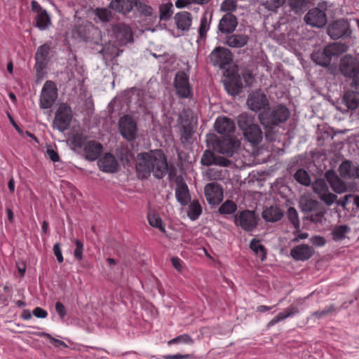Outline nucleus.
Listing matches in <instances>:
<instances>
[{"instance_id": "42", "label": "nucleus", "mask_w": 359, "mask_h": 359, "mask_svg": "<svg viewBox=\"0 0 359 359\" xmlns=\"http://www.w3.org/2000/svg\"><path fill=\"white\" fill-rule=\"evenodd\" d=\"M134 7H135L137 11L144 16H151L153 14L152 8L149 5L139 0H136L135 4H134Z\"/></svg>"}, {"instance_id": "61", "label": "nucleus", "mask_w": 359, "mask_h": 359, "mask_svg": "<svg viewBox=\"0 0 359 359\" xmlns=\"http://www.w3.org/2000/svg\"><path fill=\"white\" fill-rule=\"evenodd\" d=\"M46 152H47L48 157L53 162H57L60 161V157H59L58 154L53 149H48Z\"/></svg>"}, {"instance_id": "56", "label": "nucleus", "mask_w": 359, "mask_h": 359, "mask_svg": "<svg viewBox=\"0 0 359 359\" xmlns=\"http://www.w3.org/2000/svg\"><path fill=\"white\" fill-rule=\"evenodd\" d=\"M53 252L54 255H55L57 260L59 263H62L64 260L63 256L62 254V250L60 248V245L59 243H55L53 245Z\"/></svg>"}, {"instance_id": "18", "label": "nucleus", "mask_w": 359, "mask_h": 359, "mask_svg": "<svg viewBox=\"0 0 359 359\" xmlns=\"http://www.w3.org/2000/svg\"><path fill=\"white\" fill-rule=\"evenodd\" d=\"M97 165L100 170L108 173L116 172L119 167L115 156L110 153H107L100 158L97 161Z\"/></svg>"}, {"instance_id": "51", "label": "nucleus", "mask_w": 359, "mask_h": 359, "mask_svg": "<svg viewBox=\"0 0 359 359\" xmlns=\"http://www.w3.org/2000/svg\"><path fill=\"white\" fill-rule=\"evenodd\" d=\"M85 144V139L81 135H76L71 140V145L74 149H81L82 147L84 148Z\"/></svg>"}, {"instance_id": "6", "label": "nucleus", "mask_w": 359, "mask_h": 359, "mask_svg": "<svg viewBox=\"0 0 359 359\" xmlns=\"http://www.w3.org/2000/svg\"><path fill=\"white\" fill-rule=\"evenodd\" d=\"M233 222L236 226L245 231H252L257 226L258 217L252 210H245L233 215Z\"/></svg>"}, {"instance_id": "17", "label": "nucleus", "mask_w": 359, "mask_h": 359, "mask_svg": "<svg viewBox=\"0 0 359 359\" xmlns=\"http://www.w3.org/2000/svg\"><path fill=\"white\" fill-rule=\"evenodd\" d=\"M205 196L209 204L218 205L223 200V189L215 182L208 184L204 189Z\"/></svg>"}, {"instance_id": "19", "label": "nucleus", "mask_w": 359, "mask_h": 359, "mask_svg": "<svg viewBox=\"0 0 359 359\" xmlns=\"http://www.w3.org/2000/svg\"><path fill=\"white\" fill-rule=\"evenodd\" d=\"M113 31L120 45H126L133 41V33L129 26L118 24L114 26Z\"/></svg>"}, {"instance_id": "28", "label": "nucleus", "mask_w": 359, "mask_h": 359, "mask_svg": "<svg viewBox=\"0 0 359 359\" xmlns=\"http://www.w3.org/2000/svg\"><path fill=\"white\" fill-rule=\"evenodd\" d=\"M135 2L136 0H111L109 7L118 13L126 15L132 11Z\"/></svg>"}, {"instance_id": "63", "label": "nucleus", "mask_w": 359, "mask_h": 359, "mask_svg": "<svg viewBox=\"0 0 359 359\" xmlns=\"http://www.w3.org/2000/svg\"><path fill=\"white\" fill-rule=\"evenodd\" d=\"M191 4V0H177L175 5L177 8H184Z\"/></svg>"}, {"instance_id": "39", "label": "nucleus", "mask_w": 359, "mask_h": 359, "mask_svg": "<svg viewBox=\"0 0 359 359\" xmlns=\"http://www.w3.org/2000/svg\"><path fill=\"white\" fill-rule=\"evenodd\" d=\"M173 13V5L171 2L163 4L159 7V18L161 20L167 21Z\"/></svg>"}, {"instance_id": "36", "label": "nucleus", "mask_w": 359, "mask_h": 359, "mask_svg": "<svg viewBox=\"0 0 359 359\" xmlns=\"http://www.w3.org/2000/svg\"><path fill=\"white\" fill-rule=\"evenodd\" d=\"M202 213V207L198 200L191 201L188 208V217L192 220H196Z\"/></svg>"}, {"instance_id": "8", "label": "nucleus", "mask_w": 359, "mask_h": 359, "mask_svg": "<svg viewBox=\"0 0 359 359\" xmlns=\"http://www.w3.org/2000/svg\"><path fill=\"white\" fill-rule=\"evenodd\" d=\"M118 130L121 135L128 141H133L137 137V125L130 115H124L118 121Z\"/></svg>"}, {"instance_id": "10", "label": "nucleus", "mask_w": 359, "mask_h": 359, "mask_svg": "<svg viewBox=\"0 0 359 359\" xmlns=\"http://www.w3.org/2000/svg\"><path fill=\"white\" fill-rule=\"evenodd\" d=\"M340 71L346 77L352 79L355 84L359 82V62L351 55H345L340 62Z\"/></svg>"}, {"instance_id": "20", "label": "nucleus", "mask_w": 359, "mask_h": 359, "mask_svg": "<svg viewBox=\"0 0 359 359\" xmlns=\"http://www.w3.org/2000/svg\"><path fill=\"white\" fill-rule=\"evenodd\" d=\"M313 248L306 244L297 245L290 250V256L296 261H306L313 256Z\"/></svg>"}, {"instance_id": "46", "label": "nucleus", "mask_w": 359, "mask_h": 359, "mask_svg": "<svg viewBox=\"0 0 359 359\" xmlns=\"http://www.w3.org/2000/svg\"><path fill=\"white\" fill-rule=\"evenodd\" d=\"M237 6V0H224L220 5V10L226 13H231L236 11Z\"/></svg>"}, {"instance_id": "27", "label": "nucleus", "mask_w": 359, "mask_h": 359, "mask_svg": "<svg viewBox=\"0 0 359 359\" xmlns=\"http://www.w3.org/2000/svg\"><path fill=\"white\" fill-rule=\"evenodd\" d=\"M326 178L334 192L342 194L347 190L346 184L333 171H327Z\"/></svg>"}, {"instance_id": "26", "label": "nucleus", "mask_w": 359, "mask_h": 359, "mask_svg": "<svg viewBox=\"0 0 359 359\" xmlns=\"http://www.w3.org/2000/svg\"><path fill=\"white\" fill-rule=\"evenodd\" d=\"M201 162L202 165L209 166L212 165H218L227 166L229 161L226 158L216 156L212 151L206 150L204 151Z\"/></svg>"}, {"instance_id": "23", "label": "nucleus", "mask_w": 359, "mask_h": 359, "mask_svg": "<svg viewBox=\"0 0 359 359\" xmlns=\"http://www.w3.org/2000/svg\"><path fill=\"white\" fill-rule=\"evenodd\" d=\"M215 130L224 136L233 133L235 130L234 121L226 116L218 117L215 123Z\"/></svg>"}, {"instance_id": "48", "label": "nucleus", "mask_w": 359, "mask_h": 359, "mask_svg": "<svg viewBox=\"0 0 359 359\" xmlns=\"http://www.w3.org/2000/svg\"><path fill=\"white\" fill-rule=\"evenodd\" d=\"M209 28L210 22H208L207 17L204 15L201 18L200 26L198 28V34L201 39L205 37Z\"/></svg>"}, {"instance_id": "64", "label": "nucleus", "mask_w": 359, "mask_h": 359, "mask_svg": "<svg viewBox=\"0 0 359 359\" xmlns=\"http://www.w3.org/2000/svg\"><path fill=\"white\" fill-rule=\"evenodd\" d=\"M352 197H353V195H351V194L346 195L343 198H341L339 201H337V204L342 207H345L347 205V203H348L349 198H352Z\"/></svg>"}, {"instance_id": "34", "label": "nucleus", "mask_w": 359, "mask_h": 359, "mask_svg": "<svg viewBox=\"0 0 359 359\" xmlns=\"http://www.w3.org/2000/svg\"><path fill=\"white\" fill-rule=\"evenodd\" d=\"M250 248L262 261H264L266 259V251L264 246L260 243L259 240L253 238L250 241Z\"/></svg>"}, {"instance_id": "37", "label": "nucleus", "mask_w": 359, "mask_h": 359, "mask_svg": "<svg viewBox=\"0 0 359 359\" xmlns=\"http://www.w3.org/2000/svg\"><path fill=\"white\" fill-rule=\"evenodd\" d=\"M355 167L348 161H343L339 168L340 175L346 179H353Z\"/></svg>"}, {"instance_id": "41", "label": "nucleus", "mask_w": 359, "mask_h": 359, "mask_svg": "<svg viewBox=\"0 0 359 359\" xmlns=\"http://www.w3.org/2000/svg\"><path fill=\"white\" fill-rule=\"evenodd\" d=\"M95 15L102 22H109L112 18L111 12L106 8H97Z\"/></svg>"}, {"instance_id": "4", "label": "nucleus", "mask_w": 359, "mask_h": 359, "mask_svg": "<svg viewBox=\"0 0 359 359\" xmlns=\"http://www.w3.org/2000/svg\"><path fill=\"white\" fill-rule=\"evenodd\" d=\"M347 50V46L340 42H334L326 46L323 51H316L312 53V60L323 67L328 66L333 57H337Z\"/></svg>"}, {"instance_id": "1", "label": "nucleus", "mask_w": 359, "mask_h": 359, "mask_svg": "<svg viewBox=\"0 0 359 359\" xmlns=\"http://www.w3.org/2000/svg\"><path fill=\"white\" fill-rule=\"evenodd\" d=\"M168 165L164 152L160 149H152L137 154L135 171L140 180H147L151 174L158 180L163 179L168 172Z\"/></svg>"}, {"instance_id": "35", "label": "nucleus", "mask_w": 359, "mask_h": 359, "mask_svg": "<svg viewBox=\"0 0 359 359\" xmlns=\"http://www.w3.org/2000/svg\"><path fill=\"white\" fill-rule=\"evenodd\" d=\"M51 24L50 18L45 11L38 13L36 17V27L40 30L47 29Z\"/></svg>"}, {"instance_id": "57", "label": "nucleus", "mask_w": 359, "mask_h": 359, "mask_svg": "<svg viewBox=\"0 0 359 359\" xmlns=\"http://www.w3.org/2000/svg\"><path fill=\"white\" fill-rule=\"evenodd\" d=\"M45 335L49 339L50 342L53 344L55 346L64 348L67 347V344L64 341L52 337L49 334H46Z\"/></svg>"}, {"instance_id": "29", "label": "nucleus", "mask_w": 359, "mask_h": 359, "mask_svg": "<svg viewBox=\"0 0 359 359\" xmlns=\"http://www.w3.org/2000/svg\"><path fill=\"white\" fill-rule=\"evenodd\" d=\"M283 217V212L276 205L266 208L262 212V217L269 222L279 221Z\"/></svg>"}, {"instance_id": "43", "label": "nucleus", "mask_w": 359, "mask_h": 359, "mask_svg": "<svg viewBox=\"0 0 359 359\" xmlns=\"http://www.w3.org/2000/svg\"><path fill=\"white\" fill-rule=\"evenodd\" d=\"M294 178L301 184L308 186L311 183V180L308 172L302 169L298 170L294 175Z\"/></svg>"}, {"instance_id": "7", "label": "nucleus", "mask_w": 359, "mask_h": 359, "mask_svg": "<svg viewBox=\"0 0 359 359\" xmlns=\"http://www.w3.org/2000/svg\"><path fill=\"white\" fill-rule=\"evenodd\" d=\"M72 119V111L66 103H62L57 108L53 126L60 132H64L68 129Z\"/></svg>"}, {"instance_id": "32", "label": "nucleus", "mask_w": 359, "mask_h": 359, "mask_svg": "<svg viewBox=\"0 0 359 359\" xmlns=\"http://www.w3.org/2000/svg\"><path fill=\"white\" fill-rule=\"evenodd\" d=\"M50 50V45L48 43L40 46L35 53L36 62H39L42 65L43 63L47 65Z\"/></svg>"}, {"instance_id": "44", "label": "nucleus", "mask_w": 359, "mask_h": 359, "mask_svg": "<svg viewBox=\"0 0 359 359\" xmlns=\"http://www.w3.org/2000/svg\"><path fill=\"white\" fill-rule=\"evenodd\" d=\"M349 228L346 225H341L334 227L332 231V238L334 241H340L345 238L346 233L348 231Z\"/></svg>"}, {"instance_id": "25", "label": "nucleus", "mask_w": 359, "mask_h": 359, "mask_svg": "<svg viewBox=\"0 0 359 359\" xmlns=\"http://www.w3.org/2000/svg\"><path fill=\"white\" fill-rule=\"evenodd\" d=\"M175 197L182 205H186L191 201L187 184L182 180L176 181Z\"/></svg>"}, {"instance_id": "16", "label": "nucleus", "mask_w": 359, "mask_h": 359, "mask_svg": "<svg viewBox=\"0 0 359 359\" xmlns=\"http://www.w3.org/2000/svg\"><path fill=\"white\" fill-rule=\"evenodd\" d=\"M247 104L249 109L255 112L265 109L269 102L266 96L260 91H255L248 95Z\"/></svg>"}, {"instance_id": "9", "label": "nucleus", "mask_w": 359, "mask_h": 359, "mask_svg": "<svg viewBox=\"0 0 359 359\" xmlns=\"http://www.w3.org/2000/svg\"><path fill=\"white\" fill-rule=\"evenodd\" d=\"M328 36L332 39H346L351 36V30L347 20L339 19L329 24L327 28Z\"/></svg>"}, {"instance_id": "54", "label": "nucleus", "mask_w": 359, "mask_h": 359, "mask_svg": "<svg viewBox=\"0 0 359 359\" xmlns=\"http://www.w3.org/2000/svg\"><path fill=\"white\" fill-rule=\"evenodd\" d=\"M55 309L60 319H64L67 315V311L63 304L60 302H57L55 305Z\"/></svg>"}, {"instance_id": "22", "label": "nucleus", "mask_w": 359, "mask_h": 359, "mask_svg": "<svg viewBox=\"0 0 359 359\" xmlns=\"http://www.w3.org/2000/svg\"><path fill=\"white\" fill-rule=\"evenodd\" d=\"M237 25L236 17L231 13H227L219 20L218 29L223 34H230L234 32Z\"/></svg>"}, {"instance_id": "5", "label": "nucleus", "mask_w": 359, "mask_h": 359, "mask_svg": "<svg viewBox=\"0 0 359 359\" xmlns=\"http://www.w3.org/2000/svg\"><path fill=\"white\" fill-rule=\"evenodd\" d=\"M175 95L181 99H192L194 90L189 81V75L184 71H179L173 81Z\"/></svg>"}, {"instance_id": "52", "label": "nucleus", "mask_w": 359, "mask_h": 359, "mask_svg": "<svg viewBox=\"0 0 359 359\" xmlns=\"http://www.w3.org/2000/svg\"><path fill=\"white\" fill-rule=\"evenodd\" d=\"M46 64L43 63V65L39 62L35 63L34 68L36 69V76L38 81L42 80L45 76V69L46 68Z\"/></svg>"}, {"instance_id": "55", "label": "nucleus", "mask_w": 359, "mask_h": 359, "mask_svg": "<svg viewBox=\"0 0 359 359\" xmlns=\"http://www.w3.org/2000/svg\"><path fill=\"white\" fill-rule=\"evenodd\" d=\"M311 243L316 247H323L325 245L326 241L324 237L315 236L310 238Z\"/></svg>"}, {"instance_id": "30", "label": "nucleus", "mask_w": 359, "mask_h": 359, "mask_svg": "<svg viewBox=\"0 0 359 359\" xmlns=\"http://www.w3.org/2000/svg\"><path fill=\"white\" fill-rule=\"evenodd\" d=\"M343 102L349 109H355L359 107V93L348 90L343 97Z\"/></svg>"}, {"instance_id": "14", "label": "nucleus", "mask_w": 359, "mask_h": 359, "mask_svg": "<svg viewBox=\"0 0 359 359\" xmlns=\"http://www.w3.org/2000/svg\"><path fill=\"white\" fill-rule=\"evenodd\" d=\"M210 60L211 63L219 68H224L229 65L232 59L231 52L226 48L217 47L210 54Z\"/></svg>"}, {"instance_id": "40", "label": "nucleus", "mask_w": 359, "mask_h": 359, "mask_svg": "<svg viewBox=\"0 0 359 359\" xmlns=\"http://www.w3.org/2000/svg\"><path fill=\"white\" fill-rule=\"evenodd\" d=\"M236 210V204L232 201L227 200L220 205L218 212L221 215H230L234 213Z\"/></svg>"}, {"instance_id": "12", "label": "nucleus", "mask_w": 359, "mask_h": 359, "mask_svg": "<svg viewBox=\"0 0 359 359\" xmlns=\"http://www.w3.org/2000/svg\"><path fill=\"white\" fill-rule=\"evenodd\" d=\"M238 144L233 138L224 137L222 138H217L212 144L213 149L219 154H224L227 156H232L236 152Z\"/></svg>"}, {"instance_id": "13", "label": "nucleus", "mask_w": 359, "mask_h": 359, "mask_svg": "<svg viewBox=\"0 0 359 359\" xmlns=\"http://www.w3.org/2000/svg\"><path fill=\"white\" fill-rule=\"evenodd\" d=\"M313 191L318 194L320 199L327 206L332 205L337 199V196L329 191L326 182L318 179L312 184Z\"/></svg>"}, {"instance_id": "49", "label": "nucleus", "mask_w": 359, "mask_h": 359, "mask_svg": "<svg viewBox=\"0 0 359 359\" xmlns=\"http://www.w3.org/2000/svg\"><path fill=\"white\" fill-rule=\"evenodd\" d=\"M286 0H270L264 4L265 8L270 11L276 12L278 8L281 7Z\"/></svg>"}, {"instance_id": "45", "label": "nucleus", "mask_w": 359, "mask_h": 359, "mask_svg": "<svg viewBox=\"0 0 359 359\" xmlns=\"http://www.w3.org/2000/svg\"><path fill=\"white\" fill-rule=\"evenodd\" d=\"M287 217L290 222V223L293 225L294 229H298L300 227V222L298 217L297 211L294 208L290 207L287 212Z\"/></svg>"}, {"instance_id": "60", "label": "nucleus", "mask_w": 359, "mask_h": 359, "mask_svg": "<svg viewBox=\"0 0 359 359\" xmlns=\"http://www.w3.org/2000/svg\"><path fill=\"white\" fill-rule=\"evenodd\" d=\"M172 264L173 267L177 271H181L183 269L182 261L177 257H174L171 259Z\"/></svg>"}, {"instance_id": "58", "label": "nucleus", "mask_w": 359, "mask_h": 359, "mask_svg": "<svg viewBox=\"0 0 359 359\" xmlns=\"http://www.w3.org/2000/svg\"><path fill=\"white\" fill-rule=\"evenodd\" d=\"M33 315L38 318H45L47 317L48 313L41 307H36L33 310Z\"/></svg>"}, {"instance_id": "59", "label": "nucleus", "mask_w": 359, "mask_h": 359, "mask_svg": "<svg viewBox=\"0 0 359 359\" xmlns=\"http://www.w3.org/2000/svg\"><path fill=\"white\" fill-rule=\"evenodd\" d=\"M333 310V306H330L327 308H325L323 310L321 311H317L313 313V316H316L318 318H322L323 316L328 314L330 312H331Z\"/></svg>"}, {"instance_id": "33", "label": "nucleus", "mask_w": 359, "mask_h": 359, "mask_svg": "<svg viewBox=\"0 0 359 359\" xmlns=\"http://www.w3.org/2000/svg\"><path fill=\"white\" fill-rule=\"evenodd\" d=\"M149 224L154 228L159 229L161 232H165V226L160 215L155 211H149L147 214Z\"/></svg>"}, {"instance_id": "11", "label": "nucleus", "mask_w": 359, "mask_h": 359, "mask_svg": "<svg viewBox=\"0 0 359 359\" xmlns=\"http://www.w3.org/2000/svg\"><path fill=\"white\" fill-rule=\"evenodd\" d=\"M57 98V89L52 81H46L43 86L40 95V107L50 109L53 107Z\"/></svg>"}, {"instance_id": "50", "label": "nucleus", "mask_w": 359, "mask_h": 359, "mask_svg": "<svg viewBox=\"0 0 359 359\" xmlns=\"http://www.w3.org/2000/svg\"><path fill=\"white\" fill-rule=\"evenodd\" d=\"M76 248L74 251V256L76 259L81 261L83 259V244L79 239L74 240Z\"/></svg>"}, {"instance_id": "53", "label": "nucleus", "mask_w": 359, "mask_h": 359, "mask_svg": "<svg viewBox=\"0 0 359 359\" xmlns=\"http://www.w3.org/2000/svg\"><path fill=\"white\" fill-rule=\"evenodd\" d=\"M293 235L294 236V238L292 239V242L294 243L299 242L300 240H304L309 237L308 233L301 232L300 227L298 229H294Z\"/></svg>"}, {"instance_id": "2", "label": "nucleus", "mask_w": 359, "mask_h": 359, "mask_svg": "<svg viewBox=\"0 0 359 359\" xmlns=\"http://www.w3.org/2000/svg\"><path fill=\"white\" fill-rule=\"evenodd\" d=\"M237 123L248 142L254 145L260 143L263 138V133L259 126L255 123L252 116L247 113L241 114L237 117Z\"/></svg>"}, {"instance_id": "47", "label": "nucleus", "mask_w": 359, "mask_h": 359, "mask_svg": "<svg viewBox=\"0 0 359 359\" xmlns=\"http://www.w3.org/2000/svg\"><path fill=\"white\" fill-rule=\"evenodd\" d=\"M194 343V340L192 338L187 334H183L179 335L168 341V344H192Z\"/></svg>"}, {"instance_id": "31", "label": "nucleus", "mask_w": 359, "mask_h": 359, "mask_svg": "<svg viewBox=\"0 0 359 359\" xmlns=\"http://www.w3.org/2000/svg\"><path fill=\"white\" fill-rule=\"evenodd\" d=\"M249 38L245 34H232L226 38V43L231 48H242L248 42Z\"/></svg>"}, {"instance_id": "38", "label": "nucleus", "mask_w": 359, "mask_h": 359, "mask_svg": "<svg viewBox=\"0 0 359 359\" xmlns=\"http://www.w3.org/2000/svg\"><path fill=\"white\" fill-rule=\"evenodd\" d=\"M225 90L231 95H236L241 91L242 86L238 80L229 79L224 82Z\"/></svg>"}, {"instance_id": "15", "label": "nucleus", "mask_w": 359, "mask_h": 359, "mask_svg": "<svg viewBox=\"0 0 359 359\" xmlns=\"http://www.w3.org/2000/svg\"><path fill=\"white\" fill-rule=\"evenodd\" d=\"M306 23L313 27H323L327 22L325 11L318 8L310 9L304 16Z\"/></svg>"}, {"instance_id": "21", "label": "nucleus", "mask_w": 359, "mask_h": 359, "mask_svg": "<svg viewBox=\"0 0 359 359\" xmlns=\"http://www.w3.org/2000/svg\"><path fill=\"white\" fill-rule=\"evenodd\" d=\"M102 151L103 147L100 142L90 140L84 145L83 154L86 159L94 161L100 157Z\"/></svg>"}, {"instance_id": "62", "label": "nucleus", "mask_w": 359, "mask_h": 359, "mask_svg": "<svg viewBox=\"0 0 359 359\" xmlns=\"http://www.w3.org/2000/svg\"><path fill=\"white\" fill-rule=\"evenodd\" d=\"M31 7L33 12L38 13H41L46 10L43 9L41 5L39 4L38 1L34 0L31 3Z\"/></svg>"}, {"instance_id": "24", "label": "nucleus", "mask_w": 359, "mask_h": 359, "mask_svg": "<svg viewBox=\"0 0 359 359\" xmlns=\"http://www.w3.org/2000/svg\"><path fill=\"white\" fill-rule=\"evenodd\" d=\"M177 28L182 32H189L192 24V15L189 12L180 11L174 17Z\"/></svg>"}, {"instance_id": "3", "label": "nucleus", "mask_w": 359, "mask_h": 359, "mask_svg": "<svg viewBox=\"0 0 359 359\" xmlns=\"http://www.w3.org/2000/svg\"><path fill=\"white\" fill-rule=\"evenodd\" d=\"M290 116L289 109L283 104H278L271 111H264L259 114L261 123L266 128L272 129L285 122Z\"/></svg>"}]
</instances>
